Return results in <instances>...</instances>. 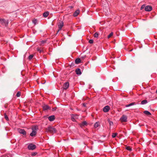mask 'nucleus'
Masks as SVG:
<instances>
[{"instance_id": "nucleus-1", "label": "nucleus", "mask_w": 157, "mask_h": 157, "mask_svg": "<svg viewBox=\"0 0 157 157\" xmlns=\"http://www.w3.org/2000/svg\"><path fill=\"white\" fill-rule=\"evenodd\" d=\"M45 132H50V133L53 134L54 133H55L56 132V128L51 126H49L48 128H46L45 129Z\"/></svg>"}, {"instance_id": "nucleus-2", "label": "nucleus", "mask_w": 157, "mask_h": 157, "mask_svg": "<svg viewBox=\"0 0 157 157\" xmlns=\"http://www.w3.org/2000/svg\"><path fill=\"white\" fill-rule=\"evenodd\" d=\"M0 23L3 25L7 26L8 23V21L4 19L0 18Z\"/></svg>"}, {"instance_id": "nucleus-3", "label": "nucleus", "mask_w": 157, "mask_h": 157, "mask_svg": "<svg viewBox=\"0 0 157 157\" xmlns=\"http://www.w3.org/2000/svg\"><path fill=\"white\" fill-rule=\"evenodd\" d=\"M121 122H126L127 121V117L126 115H123L120 118Z\"/></svg>"}, {"instance_id": "nucleus-4", "label": "nucleus", "mask_w": 157, "mask_h": 157, "mask_svg": "<svg viewBox=\"0 0 157 157\" xmlns=\"http://www.w3.org/2000/svg\"><path fill=\"white\" fill-rule=\"evenodd\" d=\"M36 148V146L33 144H30L28 146V148L29 150H33Z\"/></svg>"}, {"instance_id": "nucleus-5", "label": "nucleus", "mask_w": 157, "mask_h": 157, "mask_svg": "<svg viewBox=\"0 0 157 157\" xmlns=\"http://www.w3.org/2000/svg\"><path fill=\"white\" fill-rule=\"evenodd\" d=\"M152 10V7L150 6H145V10L147 11H150Z\"/></svg>"}, {"instance_id": "nucleus-6", "label": "nucleus", "mask_w": 157, "mask_h": 157, "mask_svg": "<svg viewBox=\"0 0 157 157\" xmlns=\"http://www.w3.org/2000/svg\"><path fill=\"white\" fill-rule=\"evenodd\" d=\"M110 109L109 106L108 105L105 106L103 109V111L105 113L107 112Z\"/></svg>"}, {"instance_id": "nucleus-7", "label": "nucleus", "mask_w": 157, "mask_h": 157, "mask_svg": "<svg viewBox=\"0 0 157 157\" xmlns=\"http://www.w3.org/2000/svg\"><path fill=\"white\" fill-rule=\"evenodd\" d=\"M69 86V82H65L63 85V89L67 90Z\"/></svg>"}, {"instance_id": "nucleus-8", "label": "nucleus", "mask_w": 157, "mask_h": 157, "mask_svg": "<svg viewBox=\"0 0 157 157\" xmlns=\"http://www.w3.org/2000/svg\"><path fill=\"white\" fill-rule=\"evenodd\" d=\"M43 110L45 111L50 109H51V107L47 105H45L43 106Z\"/></svg>"}, {"instance_id": "nucleus-9", "label": "nucleus", "mask_w": 157, "mask_h": 157, "mask_svg": "<svg viewBox=\"0 0 157 157\" xmlns=\"http://www.w3.org/2000/svg\"><path fill=\"white\" fill-rule=\"evenodd\" d=\"M18 132L24 135L26 134V132L24 129H20L19 130Z\"/></svg>"}, {"instance_id": "nucleus-10", "label": "nucleus", "mask_w": 157, "mask_h": 157, "mask_svg": "<svg viewBox=\"0 0 157 157\" xmlns=\"http://www.w3.org/2000/svg\"><path fill=\"white\" fill-rule=\"evenodd\" d=\"M63 26V23L62 21L60 22L59 24L58 25V27L59 29L58 31V32L60 30H61L62 27Z\"/></svg>"}, {"instance_id": "nucleus-11", "label": "nucleus", "mask_w": 157, "mask_h": 157, "mask_svg": "<svg viewBox=\"0 0 157 157\" xmlns=\"http://www.w3.org/2000/svg\"><path fill=\"white\" fill-rule=\"evenodd\" d=\"M87 123L86 121H84L80 124L79 125L81 127H82L83 126L87 125Z\"/></svg>"}, {"instance_id": "nucleus-12", "label": "nucleus", "mask_w": 157, "mask_h": 157, "mask_svg": "<svg viewBox=\"0 0 157 157\" xmlns=\"http://www.w3.org/2000/svg\"><path fill=\"white\" fill-rule=\"evenodd\" d=\"M48 120L50 121H53L55 119V117L54 115H52L51 116H49L48 118Z\"/></svg>"}, {"instance_id": "nucleus-13", "label": "nucleus", "mask_w": 157, "mask_h": 157, "mask_svg": "<svg viewBox=\"0 0 157 157\" xmlns=\"http://www.w3.org/2000/svg\"><path fill=\"white\" fill-rule=\"evenodd\" d=\"M76 74L78 75H80L81 74V70L79 68H77L75 70Z\"/></svg>"}, {"instance_id": "nucleus-14", "label": "nucleus", "mask_w": 157, "mask_h": 157, "mask_svg": "<svg viewBox=\"0 0 157 157\" xmlns=\"http://www.w3.org/2000/svg\"><path fill=\"white\" fill-rule=\"evenodd\" d=\"M79 10H76L73 14V15L74 17H76L78 15L79 13Z\"/></svg>"}, {"instance_id": "nucleus-15", "label": "nucleus", "mask_w": 157, "mask_h": 157, "mask_svg": "<svg viewBox=\"0 0 157 157\" xmlns=\"http://www.w3.org/2000/svg\"><path fill=\"white\" fill-rule=\"evenodd\" d=\"M81 59L79 58H78L75 60V62L76 64H78L81 62Z\"/></svg>"}, {"instance_id": "nucleus-16", "label": "nucleus", "mask_w": 157, "mask_h": 157, "mask_svg": "<svg viewBox=\"0 0 157 157\" xmlns=\"http://www.w3.org/2000/svg\"><path fill=\"white\" fill-rule=\"evenodd\" d=\"M36 134V132L32 131V132L30 134V135L31 136H35Z\"/></svg>"}, {"instance_id": "nucleus-17", "label": "nucleus", "mask_w": 157, "mask_h": 157, "mask_svg": "<svg viewBox=\"0 0 157 157\" xmlns=\"http://www.w3.org/2000/svg\"><path fill=\"white\" fill-rule=\"evenodd\" d=\"M32 130L33 131H36L38 129V127L37 125L34 126L32 128Z\"/></svg>"}, {"instance_id": "nucleus-18", "label": "nucleus", "mask_w": 157, "mask_h": 157, "mask_svg": "<svg viewBox=\"0 0 157 157\" xmlns=\"http://www.w3.org/2000/svg\"><path fill=\"white\" fill-rule=\"evenodd\" d=\"M49 15L48 12H45L43 14V16L44 17H47Z\"/></svg>"}, {"instance_id": "nucleus-19", "label": "nucleus", "mask_w": 157, "mask_h": 157, "mask_svg": "<svg viewBox=\"0 0 157 157\" xmlns=\"http://www.w3.org/2000/svg\"><path fill=\"white\" fill-rule=\"evenodd\" d=\"M135 104V103L134 102H133L129 104L126 105H125V106L126 107H129V106H131L132 105H134Z\"/></svg>"}, {"instance_id": "nucleus-20", "label": "nucleus", "mask_w": 157, "mask_h": 157, "mask_svg": "<svg viewBox=\"0 0 157 157\" xmlns=\"http://www.w3.org/2000/svg\"><path fill=\"white\" fill-rule=\"evenodd\" d=\"M99 123L98 122H96V123H95L94 125V126L95 128H97L99 126Z\"/></svg>"}, {"instance_id": "nucleus-21", "label": "nucleus", "mask_w": 157, "mask_h": 157, "mask_svg": "<svg viewBox=\"0 0 157 157\" xmlns=\"http://www.w3.org/2000/svg\"><path fill=\"white\" fill-rule=\"evenodd\" d=\"M147 103V100H144L142 101L141 102V104L142 105H144V104H146Z\"/></svg>"}, {"instance_id": "nucleus-22", "label": "nucleus", "mask_w": 157, "mask_h": 157, "mask_svg": "<svg viewBox=\"0 0 157 157\" xmlns=\"http://www.w3.org/2000/svg\"><path fill=\"white\" fill-rule=\"evenodd\" d=\"M144 113L147 115H151V113L150 112L147 111H145L144 112Z\"/></svg>"}, {"instance_id": "nucleus-23", "label": "nucleus", "mask_w": 157, "mask_h": 157, "mask_svg": "<svg viewBox=\"0 0 157 157\" xmlns=\"http://www.w3.org/2000/svg\"><path fill=\"white\" fill-rule=\"evenodd\" d=\"M4 117L5 118L7 121H9V119L8 117L6 115V113H4Z\"/></svg>"}, {"instance_id": "nucleus-24", "label": "nucleus", "mask_w": 157, "mask_h": 157, "mask_svg": "<svg viewBox=\"0 0 157 157\" xmlns=\"http://www.w3.org/2000/svg\"><path fill=\"white\" fill-rule=\"evenodd\" d=\"M99 33L98 32H96L94 34V36L95 38H98L99 36Z\"/></svg>"}, {"instance_id": "nucleus-25", "label": "nucleus", "mask_w": 157, "mask_h": 157, "mask_svg": "<svg viewBox=\"0 0 157 157\" xmlns=\"http://www.w3.org/2000/svg\"><path fill=\"white\" fill-rule=\"evenodd\" d=\"M113 33L112 32H111L110 34L108 36L107 38H108L109 39L110 37H111L112 36H113Z\"/></svg>"}, {"instance_id": "nucleus-26", "label": "nucleus", "mask_w": 157, "mask_h": 157, "mask_svg": "<svg viewBox=\"0 0 157 157\" xmlns=\"http://www.w3.org/2000/svg\"><path fill=\"white\" fill-rule=\"evenodd\" d=\"M117 135V133H113L112 134V137L113 138H115L116 136Z\"/></svg>"}, {"instance_id": "nucleus-27", "label": "nucleus", "mask_w": 157, "mask_h": 157, "mask_svg": "<svg viewBox=\"0 0 157 157\" xmlns=\"http://www.w3.org/2000/svg\"><path fill=\"white\" fill-rule=\"evenodd\" d=\"M33 55H30L28 57V59L29 60H31L33 57Z\"/></svg>"}, {"instance_id": "nucleus-28", "label": "nucleus", "mask_w": 157, "mask_h": 157, "mask_svg": "<svg viewBox=\"0 0 157 157\" xmlns=\"http://www.w3.org/2000/svg\"><path fill=\"white\" fill-rule=\"evenodd\" d=\"M108 122L110 126L112 125L113 124V122L109 120H108Z\"/></svg>"}, {"instance_id": "nucleus-29", "label": "nucleus", "mask_w": 157, "mask_h": 157, "mask_svg": "<svg viewBox=\"0 0 157 157\" xmlns=\"http://www.w3.org/2000/svg\"><path fill=\"white\" fill-rule=\"evenodd\" d=\"M37 22V20L36 19H33V22L34 24L35 25H36V24Z\"/></svg>"}, {"instance_id": "nucleus-30", "label": "nucleus", "mask_w": 157, "mask_h": 157, "mask_svg": "<svg viewBox=\"0 0 157 157\" xmlns=\"http://www.w3.org/2000/svg\"><path fill=\"white\" fill-rule=\"evenodd\" d=\"M126 149L129 151H132V148L129 146H127L126 147Z\"/></svg>"}, {"instance_id": "nucleus-31", "label": "nucleus", "mask_w": 157, "mask_h": 157, "mask_svg": "<svg viewBox=\"0 0 157 157\" xmlns=\"http://www.w3.org/2000/svg\"><path fill=\"white\" fill-rule=\"evenodd\" d=\"M21 93L20 91H18L17 92L16 94V96L17 97H19L20 96Z\"/></svg>"}, {"instance_id": "nucleus-32", "label": "nucleus", "mask_w": 157, "mask_h": 157, "mask_svg": "<svg viewBox=\"0 0 157 157\" xmlns=\"http://www.w3.org/2000/svg\"><path fill=\"white\" fill-rule=\"evenodd\" d=\"M93 40L92 39H90L89 41V43L92 44L93 43Z\"/></svg>"}, {"instance_id": "nucleus-33", "label": "nucleus", "mask_w": 157, "mask_h": 157, "mask_svg": "<svg viewBox=\"0 0 157 157\" xmlns=\"http://www.w3.org/2000/svg\"><path fill=\"white\" fill-rule=\"evenodd\" d=\"M145 5H143L140 8V10H142L144 8H145Z\"/></svg>"}, {"instance_id": "nucleus-34", "label": "nucleus", "mask_w": 157, "mask_h": 157, "mask_svg": "<svg viewBox=\"0 0 157 157\" xmlns=\"http://www.w3.org/2000/svg\"><path fill=\"white\" fill-rule=\"evenodd\" d=\"M46 40H42L41 41V43L42 44H44L46 43Z\"/></svg>"}, {"instance_id": "nucleus-35", "label": "nucleus", "mask_w": 157, "mask_h": 157, "mask_svg": "<svg viewBox=\"0 0 157 157\" xmlns=\"http://www.w3.org/2000/svg\"><path fill=\"white\" fill-rule=\"evenodd\" d=\"M36 154H37V153H36V152H33V153H32V155L33 156H35V155Z\"/></svg>"}, {"instance_id": "nucleus-36", "label": "nucleus", "mask_w": 157, "mask_h": 157, "mask_svg": "<svg viewBox=\"0 0 157 157\" xmlns=\"http://www.w3.org/2000/svg\"><path fill=\"white\" fill-rule=\"evenodd\" d=\"M37 51L39 52H41L42 51L39 48H37Z\"/></svg>"}, {"instance_id": "nucleus-37", "label": "nucleus", "mask_w": 157, "mask_h": 157, "mask_svg": "<svg viewBox=\"0 0 157 157\" xmlns=\"http://www.w3.org/2000/svg\"><path fill=\"white\" fill-rule=\"evenodd\" d=\"M86 104L85 103H83L82 104V105L83 106L86 107Z\"/></svg>"}, {"instance_id": "nucleus-38", "label": "nucleus", "mask_w": 157, "mask_h": 157, "mask_svg": "<svg viewBox=\"0 0 157 157\" xmlns=\"http://www.w3.org/2000/svg\"><path fill=\"white\" fill-rule=\"evenodd\" d=\"M56 109V107H54V108H52V111H55Z\"/></svg>"}, {"instance_id": "nucleus-39", "label": "nucleus", "mask_w": 157, "mask_h": 157, "mask_svg": "<svg viewBox=\"0 0 157 157\" xmlns=\"http://www.w3.org/2000/svg\"><path fill=\"white\" fill-rule=\"evenodd\" d=\"M69 8H70V9H71L73 8V6H69L68 7Z\"/></svg>"}, {"instance_id": "nucleus-40", "label": "nucleus", "mask_w": 157, "mask_h": 157, "mask_svg": "<svg viewBox=\"0 0 157 157\" xmlns=\"http://www.w3.org/2000/svg\"><path fill=\"white\" fill-rule=\"evenodd\" d=\"M72 120L73 121H75V119L73 117L72 118Z\"/></svg>"}, {"instance_id": "nucleus-41", "label": "nucleus", "mask_w": 157, "mask_h": 157, "mask_svg": "<svg viewBox=\"0 0 157 157\" xmlns=\"http://www.w3.org/2000/svg\"><path fill=\"white\" fill-rule=\"evenodd\" d=\"M156 93L157 94V90L156 91Z\"/></svg>"}, {"instance_id": "nucleus-42", "label": "nucleus", "mask_w": 157, "mask_h": 157, "mask_svg": "<svg viewBox=\"0 0 157 157\" xmlns=\"http://www.w3.org/2000/svg\"><path fill=\"white\" fill-rule=\"evenodd\" d=\"M132 49L130 50L129 51H132Z\"/></svg>"}]
</instances>
